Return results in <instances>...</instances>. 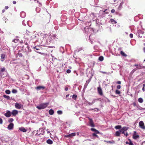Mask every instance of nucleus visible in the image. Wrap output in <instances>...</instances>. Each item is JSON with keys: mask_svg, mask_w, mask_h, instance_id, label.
<instances>
[{"mask_svg": "<svg viewBox=\"0 0 145 145\" xmlns=\"http://www.w3.org/2000/svg\"><path fill=\"white\" fill-rule=\"evenodd\" d=\"M48 104V103H41L40 104L39 106H37L36 108L39 110L43 109L46 107Z\"/></svg>", "mask_w": 145, "mask_h": 145, "instance_id": "1", "label": "nucleus"}, {"mask_svg": "<svg viewBox=\"0 0 145 145\" xmlns=\"http://www.w3.org/2000/svg\"><path fill=\"white\" fill-rule=\"evenodd\" d=\"M134 66L136 67H137L133 69V71H135L136 70L138 69H142L145 68V67L142 65V64H135L134 65Z\"/></svg>", "mask_w": 145, "mask_h": 145, "instance_id": "2", "label": "nucleus"}, {"mask_svg": "<svg viewBox=\"0 0 145 145\" xmlns=\"http://www.w3.org/2000/svg\"><path fill=\"white\" fill-rule=\"evenodd\" d=\"M15 106L16 108L20 109L22 106V105L21 104H19L18 103H16L15 104Z\"/></svg>", "mask_w": 145, "mask_h": 145, "instance_id": "3", "label": "nucleus"}, {"mask_svg": "<svg viewBox=\"0 0 145 145\" xmlns=\"http://www.w3.org/2000/svg\"><path fill=\"white\" fill-rule=\"evenodd\" d=\"M139 125L142 129H145V126H144V123L142 121H140L139 123Z\"/></svg>", "mask_w": 145, "mask_h": 145, "instance_id": "4", "label": "nucleus"}, {"mask_svg": "<svg viewBox=\"0 0 145 145\" xmlns=\"http://www.w3.org/2000/svg\"><path fill=\"white\" fill-rule=\"evenodd\" d=\"M4 115L7 117H9L11 115V113L10 111L7 110L6 112L4 114Z\"/></svg>", "mask_w": 145, "mask_h": 145, "instance_id": "5", "label": "nucleus"}, {"mask_svg": "<svg viewBox=\"0 0 145 145\" xmlns=\"http://www.w3.org/2000/svg\"><path fill=\"white\" fill-rule=\"evenodd\" d=\"M97 91L99 94L101 95H103V93L102 89L101 87H99L97 88Z\"/></svg>", "mask_w": 145, "mask_h": 145, "instance_id": "6", "label": "nucleus"}, {"mask_svg": "<svg viewBox=\"0 0 145 145\" xmlns=\"http://www.w3.org/2000/svg\"><path fill=\"white\" fill-rule=\"evenodd\" d=\"M139 137V135H137L136 134V132L135 131L134 132L133 135V138L134 139H136L137 138H138Z\"/></svg>", "mask_w": 145, "mask_h": 145, "instance_id": "7", "label": "nucleus"}, {"mask_svg": "<svg viewBox=\"0 0 145 145\" xmlns=\"http://www.w3.org/2000/svg\"><path fill=\"white\" fill-rule=\"evenodd\" d=\"M14 124L12 123H10L8 125L7 127L8 129L9 130L12 129L14 127Z\"/></svg>", "mask_w": 145, "mask_h": 145, "instance_id": "8", "label": "nucleus"}, {"mask_svg": "<svg viewBox=\"0 0 145 145\" xmlns=\"http://www.w3.org/2000/svg\"><path fill=\"white\" fill-rule=\"evenodd\" d=\"M45 87L42 86H37L36 88V89L38 91L41 89L43 90L45 89Z\"/></svg>", "mask_w": 145, "mask_h": 145, "instance_id": "9", "label": "nucleus"}, {"mask_svg": "<svg viewBox=\"0 0 145 145\" xmlns=\"http://www.w3.org/2000/svg\"><path fill=\"white\" fill-rule=\"evenodd\" d=\"M11 114L13 116H16L18 113V111L16 110H12V112H11Z\"/></svg>", "mask_w": 145, "mask_h": 145, "instance_id": "10", "label": "nucleus"}, {"mask_svg": "<svg viewBox=\"0 0 145 145\" xmlns=\"http://www.w3.org/2000/svg\"><path fill=\"white\" fill-rule=\"evenodd\" d=\"M1 61H3L5 58V55L4 54H1Z\"/></svg>", "mask_w": 145, "mask_h": 145, "instance_id": "11", "label": "nucleus"}, {"mask_svg": "<svg viewBox=\"0 0 145 145\" xmlns=\"http://www.w3.org/2000/svg\"><path fill=\"white\" fill-rule=\"evenodd\" d=\"M89 124L90 125V126L92 127H94L95 126L94 125V123L92 120L91 119L89 118Z\"/></svg>", "mask_w": 145, "mask_h": 145, "instance_id": "12", "label": "nucleus"}, {"mask_svg": "<svg viewBox=\"0 0 145 145\" xmlns=\"http://www.w3.org/2000/svg\"><path fill=\"white\" fill-rule=\"evenodd\" d=\"M129 129V127H124L121 129H120V131H127Z\"/></svg>", "mask_w": 145, "mask_h": 145, "instance_id": "13", "label": "nucleus"}, {"mask_svg": "<svg viewBox=\"0 0 145 145\" xmlns=\"http://www.w3.org/2000/svg\"><path fill=\"white\" fill-rule=\"evenodd\" d=\"M104 141L107 143H110V144H113L115 143V141L113 140H112L111 141H106L104 140Z\"/></svg>", "mask_w": 145, "mask_h": 145, "instance_id": "14", "label": "nucleus"}, {"mask_svg": "<svg viewBox=\"0 0 145 145\" xmlns=\"http://www.w3.org/2000/svg\"><path fill=\"white\" fill-rule=\"evenodd\" d=\"M120 130L117 131L115 133V135L116 137H119L120 135Z\"/></svg>", "mask_w": 145, "mask_h": 145, "instance_id": "15", "label": "nucleus"}, {"mask_svg": "<svg viewBox=\"0 0 145 145\" xmlns=\"http://www.w3.org/2000/svg\"><path fill=\"white\" fill-rule=\"evenodd\" d=\"M19 129L20 131L24 132H25L27 131L26 129L23 127H20Z\"/></svg>", "mask_w": 145, "mask_h": 145, "instance_id": "16", "label": "nucleus"}, {"mask_svg": "<svg viewBox=\"0 0 145 145\" xmlns=\"http://www.w3.org/2000/svg\"><path fill=\"white\" fill-rule=\"evenodd\" d=\"M91 130L94 131L95 133H99V132L95 129L92 128L91 129Z\"/></svg>", "mask_w": 145, "mask_h": 145, "instance_id": "17", "label": "nucleus"}, {"mask_svg": "<svg viewBox=\"0 0 145 145\" xmlns=\"http://www.w3.org/2000/svg\"><path fill=\"white\" fill-rule=\"evenodd\" d=\"M46 142L48 144H51L53 143V141L50 139H48L46 141Z\"/></svg>", "mask_w": 145, "mask_h": 145, "instance_id": "18", "label": "nucleus"}, {"mask_svg": "<svg viewBox=\"0 0 145 145\" xmlns=\"http://www.w3.org/2000/svg\"><path fill=\"white\" fill-rule=\"evenodd\" d=\"M49 113L50 115H52L54 113V111L52 109H50L49 111Z\"/></svg>", "mask_w": 145, "mask_h": 145, "instance_id": "19", "label": "nucleus"}, {"mask_svg": "<svg viewBox=\"0 0 145 145\" xmlns=\"http://www.w3.org/2000/svg\"><path fill=\"white\" fill-rule=\"evenodd\" d=\"M120 54H121V55L123 56H124V57H126L127 56V55H126L124 52L122 51H121V52H120Z\"/></svg>", "mask_w": 145, "mask_h": 145, "instance_id": "20", "label": "nucleus"}, {"mask_svg": "<svg viewBox=\"0 0 145 145\" xmlns=\"http://www.w3.org/2000/svg\"><path fill=\"white\" fill-rule=\"evenodd\" d=\"M121 128V125H118L115 127V128L117 129H120Z\"/></svg>", "mask_w": 145, "mask_h": 145, "instance_id": "21", "label": "nucleus"}, {"mask_svg": "<svg viewBox=\"0 0 145 145\" xmlns=\"http://www.w3.org/2000/svg\"><path fill=\"white\" fill-rule=\"evenodd\" d=\"M5 69L4 67H3L2 68H1L0 69V74H1V73L2 72H3L5 71Z\"/></svg>", "mask_w": 145, "mask_h": 145, "instance_id": "22", "label": "nucleus"}, {"mask_svg": "<svg viewBox=\"0 0 145 145\" xmlns=\"http://www.w3.org/2000/svg\"><path fill=\"white\" fill-rule=\"evenodd\" d=\"M3 97L5 98L7 100H9L10 99V97L9 96L6 95H3Z\"/></svg>", "mask_w": 145, "mask_h": 145, "instance_id": "23", "label": "nucleus"}, {"mask_svg": "<svg viewBox=\"0 0 145 145\" xmlns=\"http://www.w3.org/2000/svg\"><path fill=\"white\" fill-rule=\"evenodd\" d=\"M103 59L104 57L102 56H100L99 58V60L101 61H102L103 60Z\"/></svg>", "mask_w": 145, "mask_h": 145, "instance_id": "24", "label": "nucleus"}, {"mask_svg": "<svg viewBox=\"0 0 145 145\" xmlns=\"http://www.w3.org/2000/svg\"><path fill=\"white\" fill-rule=\"evenodd\" d=\"M138 101L139 103H142L143 102V100L142 98H140L138 99Z\"/></svg>", "mask_w": 145, "mask_h": 145, "instance_id": "25", "label": "nucleus"}, {"mask_svg": "<svg viewBox=\"0 0 145 145\" xmlns=\"http://www.w3.org/2000/svg\"><path fill=\"white\" fill-rule=\"evenodd\" d=\"M14 121V119L12 118H10L8 119V122L9 123H11L12 122H13Z\"/></svg>", "mask_w": 145, "mask_h": 145, "instance_id": "26", "label": "nucleus"}, {"mask_svg": "<svg viewBox=\"0 0 145 145\" xmlns=\"http://www.w3.org/2000/svg\"><path fill=\"white\" fill-rule=\"evenodd\" d=\"M39 47L38 46H36L33 47L34 49H36V50H39Z\"/></svg>", "mask_w": 145, "mask_h": 145, "instance_id": "27", "label": "nucleus"}, {"mask_svg": "<svg viewBox=\"0 0 145 145\" xmlns=\"http://www.w3.org/2000/svg\"><path fill=\"white\" fill-rule=\"evenodd\" d=\"M77 97V96L76 95L74 94L72 95V98L74 100H75Z\"/></svg>", "mask_w": 145, "mask_h": 145, "instance_id": "28", "label": "nucleus"}, {"mask_svg": "<svg viewBox=\"0 0 145 145\" xmlns=\"http://www.w3.org/2000/svg\"><path fill=\"white\" fill-rule=\"evenodd\" d=\"M110 21L112 22H114L115 24H116L117 23L116 21L115 20H114V19H112H112H110Z\"/></svg>", "mask_w": 145, "mask_h": 145, "instance_id": "29", "label": "nucleus"}, {"mask_svg": "<svg viewBox=\"0 0 145 145\" xmlns=\"http://www.w3.org/2000/svg\"><path fill=\"white\" fill-rule=\"evenodd\" d=\"M5 93L7 94H10V91L9 90H6L5 91Z\"/></svg>", "mask_w": 145, "mask_h": 145, "instance_id": "30", "label": "nucleus"}, {"mask_svg": "<svg viewBox=\"0 0 145 145\" xmlns=\"http://www.w3.org/2000/svg\"><path fill=\"white\" fill-rule=\"evenodd\" d=\"M115 93L116 94H120V92L118 90H116L115 91Z\"/></svg>", "mask_w": 145, "mask_h": 145, "instance_id": "31", "label": "nucleus"}, {"mask_svg": "<svg viewBox=\"0 0 145 145\" xmlns=\"http://www.w3.org/2000/svg\"><path fill=\"white\" fill-rule=\"evenodd\" d=\"M17 92V90L15 89H13L12 90V92L14 93H16Z\"/></svg>", "mask_w": 145, "mask_h": 145, "instance_id": "32", "label": "nucleus"}, {"mask_svg": "<svg viewBox=\"0 0 145 145\" xmlns=\"http://www.w3.org/2000/svg\"><path fill=\"white\" fill-rule=\"evenodd\" d=\"M129 145H133V143L130 139H129Z\"/></svg>", "mask_w": 145, "mask_h": 145, "instance_id": "33", "label": "nucleus"}, {"mask_svg": "<svg viewBox=\"0 0 145 145\" xmlns=\"http://www.w3.org/2000/svg\"><path fill=\"white\" fill-rule=\"evenodd\" d=\"M57 112L58 114H61L62 113V111L60 110H59L57 111Z\"/></svg>", "mask_w": 145, "mask_h": 145, "instance_id": "34", "label": "nucleus"}, {"mask_svg": "<svg viewBox=\"0 0 145 145\" xmlns=\"http://www.w3.org/2000/svg\"><path fill=\"white\" fill-rule=\"evenodd\" d=\"M18 55L19 56V57H22V55L21 53L19 52L18 54Z\"/></svg>", "mask_w": 145, "mask_h": 145, "instance_id": "35", "label": "nucleus"}, {"mask_svg": "<svg viewBox=\"0 0 145 145\" xmlns=\"http://www.w3.org/2000/svg\"><path fill=\"white\" fill-rule=\"evenodd\" d=\"M65 137H71L72 136H71V135L70 134L69 135H65Z\"/></svg>", "mask_w": 145, "mask_h": 145, "instance_id": "36", "label": "nucleus"}, {"mask_svg": "<svg viewBox=\"0 0 145 145\" xmlns=\"http://www.w3.org/2000/svg\"><path fill=\"white\" fill-rule=\"evenodd\" d=\"M71 134V136L72 137L74 136H75L76 135V133H72Z\"/></svg>", "mask_w": 145, "mask_h": 145, "instance_id": "37", "label": "nucleus"}, {"mask_svg": "<svg viewBox=\"0 0 145 145\" xmlns=\"http://www.w3.org/2000/svg\"><path fill=\"white\" fill-rule=\"evenodd\" d=\"M97 133H93V136H95L97 137L98 138V136L96 135Z\"/></svg>", "mask_w": 145, "mask_h": 145, "instance_id": "38", "label": "nucleus"}, {"mask_svg": "<svg viewBox=\"0 0 145 145\" xmlns=\"http://www.w3.org/2000/svg\"><path fill=\"white\" fill-rule=\"evenodd\" d=\"M68 73H70L71 72V71L70 69H68L66 71Z\"/></svg>", "mask_w": 145, "mask_h": 145, "instance_id": "39", "label": "nucleus"}, {"mask_svg": "<svg viewBox=\"0 0 145 145\" xmlns=\"http://www.w3.org/2000/svg\"><path fill=\"white\" fill-rule=\"evenodd\" d=\"M121 87V86L120 85H118L117 86V88L118 89H120Z\"/></svg>", "mask_w": 145, "mask_h": 145, "instance_id": "40", "label": "nucleus"}, {"mask_svg": "<svg viewBox=\"0 0 145 145\" xmlns=\"http://www.w3.org/2000/svg\"><path fill=\"white\" fill-rule=\"evenodd\" d=\"M3 123V120L2 119L0 118V124H2Z\"/></svg>", "mask_w": 145, "mask_h": 145, "instance_id": "41", "label": "nucleus"}, {"mask_svg": "<svg viewBox=\"0 0 145 145\" xmlns=\"http://www.w3.org/2000/svg\"><path fill=\"white\" fill-rule=\"evenodd\" d=\"M129 36L131 38H132L133 37V35L132 34H130L129 35Z\"/></svg>", "mask_w": 145, "mask_h": 145, "instance_id": "42", "label": "nucleus"}, {"mask_svg": "<svg viewBox=\"0 0 145 145\" xmlns=\"http://www.w3.org/2000/svg\"><path fill=\"white\" fill-rule=\"evenodd\" d=\"M100 72L103 74H107V72H103V71H101Z\"/></svg>", "mask_w": 145, "mask_h": 145, "instance_id": "43", "label": "nucleus"}, {"mask_svg": "<svg viewBox=\"0 0 145 145\" xmlns=\"http://www.w3.org/2000/svg\"><path fill=\"white\" fill-rule=\"evenodd\" d=\"M115 12V10L114 9H112L111 10V12L112 13H114Z\"/></svg>", "mask_w": 145, "mask_h": 145, "instance_id": "44", "label": "nucleus"}, {"mask_svg": "<svg viewBox=\"0 0 145 145\" xmlns=\"http://www.w3.org/2000/svg\"><path fill=\"white\" fill-rule=\"evenodd\" d=\"M116 83L118 84H121V82L120 81H118L116 82Z\"/></svg>", "mask_w": 145, "mask_h": 145, "instance_id": "45", "label": "nucleus"}, {"mask_svg": "<svg viewBox=\"0 0 145 145\" xmlns=\"http://www.w3.org/2000/svg\"><path fill=\"white\" fill-rule=\"evenodd\" d=\"M124 135H125V136H126V137H127L128 135V133H127V132H126V133H125L124 134Z\"/></svg>", "mask_w": 145, "mask_h": 145, "instance_id": "46", "label": "nucleus"}, {"mask_svg": "<svg viewBox=\"0 0 145 145\" xmlns=\"http://www.w3.org/2000/svg\"><path fill=\"white\" fill-rule=\"evenodd\" d=\"M120 133H121L122 134H124L125 133V131H120Z\"/></svg>", "mask_w": 145, "mask_h": 145, "instance_id": "47", "label": "nucleus"}, {"mask_svg": "<svg viewBox=\"0 0 145 145\" xmlns=\"http://www.w3.org/2000/svg\"><path fill=\"white\" fill-rule=\"evenodd\" d=\"M65 90L67 91L68 89V88L67 87H66L65 89Z\"/></svg>", "mask_w": 145, "mask_h": 145, "instance_id": "48", "label": "nucleus"}, {"mask_svg": "<svg viewBox=\"0 0 145 145\" xmlns=\"http://www.w3.org/2000/svg\"><path fill=\"white\" fill-rule=\"evenodd\" d=\"M8 8V6H6L5 7V8L6 9H7Z\"/></svg>", "mask_w": 145, "mask_h": 145, "instance_id": "49", "label": "nucleus"}, {"mask_svg": "<svg viewBox=\"0 0 145 145\" xmlns=\"http://www.w3.org/2000/svg\"><path fill=\"white\" fill-rule=\"evenodd\" d=\"M133 105L134 106H136V104L135 103H133Z\"/></svg>", "mask_w": 145, "mask_h": 145, "instance_id": "50", "label": "nucleus"}, {"mask_svg": "<svg viewBox=\"0 0 145 145\" xmlns=\"http://www.w3.org/2000/svg\"><path fill=\"white\" fill-rule=\"evenodd\" d=\"M46 131H47V133H50V131H48V129H47Z\"/></svg>", "mask_w": 145, "mask_h": 145, "instance_id": "51", "label": "nucleus"}, {"mask_svg": "<svg viewBox=\"0 0 145 145\" xmlns=\"http://www.w3.org/2000/svg\"><path fill=\"white\" fill-rule=\"evenodd\" d=\"M13 3L14 4H15L16 3V2L15 1H13Z\"/></svg>", "mask_w": 145, "mask_h": 145, "instance_id": "52", "label": "nucleus"}, {"mask_svg": "<svg viewBox=\"0 0 145 145\" xmlns=\"http://www.w3.org/2000/svg\"><path fill=\"white\" fill-rule=\"evenodd\" d=\"M142 90L143 91H145L144 87H143V88H142Z\"/></svg>", "mask_w": 145, "mask_h": 145, "instance_id": "53", "label": "nucleus"}, {"mask_svg": "<svg viewBox=\"0 0 145 145\" xmlns=\"http://www.w3.org/2000/svg\"><path fill=\"white\" fill-rule=\"evenodd\" d=\"M125 143L126 144H129V142H128L127 141H126V142H125Z\"/></svg>", "mask_w": 145, "mask_h": 145, "instance_id": "54", "label": "nucleus"}, {"mask_svg": "<svg viewBox=\"0 0 145 145\" xmlns=\"http://www.w3.org/2000/svg\"><path fill=\"white\" fill-rule=\"evenodd\" d=\"M5 11V9H3L2 11V12L3 13H4Z\"/></svg>", "mask_w": 145, "mask_h": 145, "instance_id": "55", "label": "nucleus"}, {"mask_svg": "<svg viewBox=\"0 0 145 145\" xmlns=\"http://www.w3.org/2000/svg\"><path fill=\"white\" fill-rule=\"evenodd\" d=\"M25 45H27V46L28 45V43L27 42H26L25 43Z\"/></svg>", "mask_w": 145, "mask_h": 145, "instance_id": "56", "label": "nucleus"}, {"mask_svg": "<svg viewBox=\"0 0 145 145\" xmlns=\"http://www.w3.org/2000/svg\"><path fill=\"white\" fill-rule=\"evenodd\" d=\"M143 50L144 52H145V47L143 48Z\"/></svg>", "mask_w": 145, "mask_h": 145, "instance_id": "57", "label": "nucleus"}, {"mask_svg": "<svg viewBox=\"0 0 145 145\" xmlns=\"http://www.w3.org/2000/svg\"><path fill=\"white\" fill-rule=\"evenodd\" d=\"M69 94H67V95H66V97H68L69 96Z\"/></svg>", "mask_w": 145, "mask_h": 145, "instance_id": "58", "label": "nucleus"}, {"mask_svg": "<svg viewBox=\"0 0 145 145\" xmlns=\"http://www.w3.org/2000/svg\"><path fill=\"white\" fill-rule=\"evenodd\" d=\"M107 10V9H106L104 11H103V12L105 13V11Z\"/></svg>", "mask_w": 145, "mask_h": 145, "instance_id": "59", "label": "nucleus"}, {"mask_svg": "<svg viewBox=\"0 0 145 145\" xmlns=\"http://www.w3.org/2000/svg\"><path fill=\"white\" fill-rule=\"evenodd\" d=\"M22 14H25V13L24 12H21L20 13L21 15Z\"/></svg>", "mask_w": 145, "mask_h": 145, "instance_id": "60", "label": "nucleus"}, {"mask_svg": "<svg viewBox=\"0 0 145 145\" xmlns=\"http://www.w3.org/2000/svg\"><path fill=\"white\" fill-rule=\"evenodd\" d=\"M145 84H144L143 85V87H145Z\"/></svg>", "mask_w": 145, "mask_h": 145, "instance_id": "61", "label": "nucleus"}, {"mask_svg": "<svg viewBox=\"0 0 145 145\" xmlns=\"http://www.w3.org/2000/svg\"><path fill=\"white\" fill-rule=\"evenodd\" d=\"M107 99L108 100V102H110V100H109L107 98Z\"/></svg>", "mask_w": 145, "mask_h": 145, "instance_id": "62", "label": "nucleus"}, {"mask_svg": "<svg viewBox=\"0 0 145 145\" xmlns=\"http://www.w3.org/2000/svg\"><path fill=\"white\" fill-rule=\"evenodd\" d=\"M29 48V46L28 45L27 46V48Z\"/></svg>", "mask_w": 145, "mask_h": 145, "instance_id": "63", "label": "nucleus"}, {"mask_svg": "<svg viewBox=\"0 0 145 145\" xmlns=\"http://www.w3.org/2000/svg\"><path fill=\"white\" fill-rule=\"evenodd\" d=\"M15 40H13L12 41H13V42H15Z\"/></svg>", "mask_w": 145, "mask_h": 145, "instance_id": "64", "label": "nucleus"}]
</instances>
